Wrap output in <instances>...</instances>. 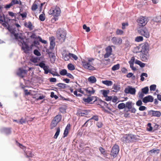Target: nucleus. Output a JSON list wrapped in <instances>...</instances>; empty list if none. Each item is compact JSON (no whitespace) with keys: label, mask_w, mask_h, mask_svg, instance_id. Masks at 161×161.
<instances>
[{"label":"nucleus","mask_w":161,"mask_h":161,"mask_svg":"<svg viewBox=\"0 0 161 161\" xmlns=\"http://www.w3.org/2000/svg\"><path fill=\"white\" fill-rule=\"evenodd\" d=\"M131 101H129L126 103L125 108H127L131 113H135L136 111V109L134 107H133V105L134 104Z\"/></svg>","instance_id":"obj_9"},{"label":"nucleus","mask_w":161,"mask_h":161,"mask_svg":"<svg viewBox=\"0 0 161 161\" xmlns=\"http://www.w3.org/2000/svg\"><path fill=\"white\" fill-rule=\"evenodd\" d=\"M87 80L89 82L92 84L95 83L97 81L96 78L94 76H91L89 77Z\"/></svg>","instance_id":"obj_27"},{"label":"nucleus","mask_w":161,"mask_h":161,"mask_svg":"<svg viewBox=\"0 0 161 161\" xmlns=\"http://www.w3.org/2000/svg\"><path fill=\"white\" fill-rule=\"evenodd\" d=\"M26 70L23 69L22 68H20L17 72V74L19 77L23 78L24 76V75L26 74Z\"/></svg>","instance_id":"obj_15"},{"label":"nucleus","mask_w":161,"mask_h":161,"mask_svg":"<svg viewBox=\"0 0 161 161\" xmlns=\"http://www.w3.org/2000/svg\"><path fill=\"white\" fill-rule=\"evenodd\" d=\"M93 98V97L88 96L87 98H84L83 100L85 103H89L92 101Z\"/></svg>","instance_id":"obj_29"},{"label":"nucleus","mask_w":161,"mask_h":161,"mask_svg":"<svg viewBox=\"0 0 161 161\" xmlns=\"http://www.w3.org/2000/svg\"><path fill=\"white\" fill-rule=\"evenodd\" d=\"M24 25L26 27L29 28L30 31L32 30L34 27L32 25L31 22L30 21L28 22H25L24 23Z\"/></svg>","instance_id":"obj_24"},{"label":"nucleus","mask_w":161,"mask_h":161,"mask_svg":"<svg viewBox=\"0 0 161 161\" xmlns=\"http://www.w3.org/2000/svg\"><path fill=\"white\" fill-rule=\"evenodd\" d=\"M67 71L66 69H62L59 72L60 74L63 76L65 75H66Z\"/></svg>","instance_id":"obj_47"},{"label":"nucleus","mask_w":161,"mask_h":161,"mask_svg":"<svg viewBox=\"0 0 161 161\" xmlns=\"http://www.w3.org/2000/svg\"><path fill=\"white\" fill-rule=\"evenodd\" d=\"M135 61V58L134 57H131L130 60L129 61V63L130 64H134V62Z\"/></svg>","instance_id":"obj_64"},{"label":"nucleus","mask_w":161,"mask_h":161,"mask_svg":"<svg viewBox=\"0 0 161 161\" xmlns=\"http://www.w3.org/2000/svg\"><path fill=\"white\" fill-rule=\"evenodd\" d=\"M94 58H87L85 59L82 60V65L85 69L90 70H94L95 69L94 67L93 61Z\"/></svg>","instance_id":"obj_1"},{"label":"nucleus","mask_w":161,"mask_h":161,"mask_svg":"<svg viewBox=\"0 0 161 161\" xmlns=\"http://www.w3.org/2000/svg\"><path fill=\"white\" fill-rule=\"evenodd\" d=\"M70 124H67L64 130V137H66L68 135L69 133V131L70 129Z\"/></svg>","instance_id":"obj_25"},{"label":"nucleus","mask_w":161,"mask_h":161,"mask_svg":"<svg viewBox=\"0 0 161 161\" xmlns=\"http://www.w3.org/2000/svg\"><path fill=\"white\" fill-rule=\"evenodd\" d=\"M56 132L55 133L54 135V138L55 139H56L57 138L58 136L59 135V134L60 130V128L59 127H58L56 128Z\"/></svg>","instance_id":"obj_38"},{"label":"nucleus","mask_w":161,"mask_h":161,"mask_svg":"<svg viewBox=\"0 0 161 161\" xmlns=\"http://www.w3.org/2000/svg\"><path fill=\"white\" fill-rule=\"evenodd\" d=\"M102 82L104 84L107 86H110L112 85L113 82L111 80H105L102 81Z\"/></svg>","instance_id":"obj_35"},{"label":"nucleus","mask_w":161,"mask_h":161,"mask_svg":"<svg viewBox=\"0 0 161 161\" xmlns=\"http://www.w3.org/2000/svg\"><path fill=\"white\" fill-rule=\"evenodd\" d=\"M102 94L104 97H106L108 94L109 92V90H102Z\"/></svg>","instance_id":"obj_50"},{"label":"nucleus","mask_w":161,"mask_h":161,"mask_svg":"<svg viewBox=\"0 0 161 161\" xmlns=\"http://www.w3.org/2000/svg\"><path fill=\"white\" fill-rule=\"evenodd\" d=\"M119 151V146L117 144H115L112 147L110 154L114 158H115L117 156Z\"/></svg>","instance_id":"obj_8"},{"label":"nucleus","mask_w":161,"mask_h":161,"mask_svg":"<svg viewBox=\"0 0 161 161\" xmlns=\"http://www.w3.org/2000/svg\"><path fill=\"white\" fill-rule=\"evenodd\" d=\"M85 90L86 94L89 96H91V95L94 94L95 92V90L93 87H88L85 89Z\"/></svg>","instance_id":"obj_18"},{"label":"nucleus","mask_w":161,"mask_h":161,"mask_svg":"<svg viewBox=\"0 0 161 161\" xmlns=\"http://www.w3.org/2000/svg\"><path fill=\"white\" fill-rule=\"evenodd\" d=\"M39 18L40 20L42 21H43L45 19V17L44 16V15L43 14H41L39 15Z\"/></svg>","instance_id":"obj_58"},{"label":"nucleus","mask_w":161,"mask_h":161,"mask_svg":"<svg viewBox=\"0 0 161 161\" xmlns=\"http://www.w3.org/2000/svg\"><path fill=\"white\" fill-rule=\"evenodd\" d=\"M150 113L152 115V116L158 117H160L161 115V112L159 111L151 110L150 112Z\"/></svg>","instance_id":"obj_23"},{"label":"nucleus","mask_w":161,"mask_h":161,"mask_svg":"<svg viewBox=\"0 0 161 161\" xmlns=\"http://www.w3.org/2000/svg\"><path fill=\"white\" fill-rule=\"evenodd\" d=\"M49 73L51 74L53 76H59L60 75L56 71H49Z\"/></svg>","instance_id":"obj_51"},{"label":"nucleus","mask_w":161,"mask_h":161,"mask_svg":"<svg viewBox=\"0 0 161 161\" xmlns=\"http://www.w3.org/2000/svg\"><path fill=\"white\" fill-rule=\"evenodd\" d=\"M148 53H141L140 57L141 60L143 61H146L147 59Z\"/></svg>","instance_id":"obj_26"},{"label":"nucleus","mask_w":161,"mask_h":161,"mask_svg":"<svg viewBox=\"0 0 161 161\" xmlns=\"http://www.w3.org/2000/svg\"><path fill=\"white\" fill-rule=\"evenodd\" d=\"M112 88L114 90H113V91L117 92L119 90L120 88L119 87V85L115 84L114 85Z\"/></svg>","instance_id":"obj_36"},{"label":"nucleus","mask_w":161,"mask_h":161,"mask_svg":"<svg viewBox=\"0 0 161 161\" xmlns=\"http://www.w3.org/2000/svg\"><path fill=\"white\" fill-rule=\"evenodd\" d=\"M19 42V44L20 46L22 45V49L25 53H29L30 52L31 50L32 47L34 46V45L32 44L30 47H29L27 42H25L24 41V39L20 40Z\"/></svg>","instance_id":"obj_2"},{"label":"nucleus","mask_w":161,"mask_h":161,"mask_svg":"<svg viewBox=\"0 0 161 161\" xmlns=\"http://www.w3.org/2000/svg\"><path fill=\"white\" fill-rule=\"evenodd\" d=\"M37 39H38L39 41L40 42L42 43L46 44L47 43V41L45 40H43L41 37L39 36H38L37 37Z\"/></svg>","instance_id":"obj_53"},{"label":"nucleus","mask_w":161,"mask_h":161,"mask_svg":"<svg viewBox=\"0 0 161 161\" xmlns=\"http://www.w3.org/2000/svg\"><path fill=\"white\" fill-rule=\"evenodd\" d=\"M50 96L52 98L54 97L55 99H57L58 98V96L54 95V93L53 92H51Z\"/></svg>","instance_id":"obj_63"},{"label":"nucleus","mask_w":161,"mask_h":161,"mask_svg":"<svg viewBox=\"0 0 161 161\" xmlns=\"http://www.w3.org/2000/svg\"><path fill=\"white\" fill-rule=\"evenodd\" d=\"M9 30L11 33L14 36L15 39L16 40L19 41L20 40L24 39V38L22 34L18 33L15 28H12L9 29Z\"/></svg>","instance_id":"obj_4"},{"label":"nucleus","mask_w":161,"mask_h":161,"mask_svg":"<svg viewBox=\"0 0 161 161\" xmlns=\"http://www.w3.org/2000/svg\"><path fill=\"white\" fill-rule=\"evenodd\" d=\"M49 57L50 58V61L51 63H54L55 61L56 57L55 55V54L53 53H51V54H49Z\"/></svg>","instance_id":"obj_28"},{"label":"nucleus","mask_w":161,"mask_h":161,"mask_svg":"<svg viewBox=\"0 0 161 161\" xmlns=\"http://www.w3.org/2000/svg\"><path fill=\"white\" fill-rule=\"evenodd\" d=\"M69 53H68L66 52V50H64L63 51L62 54L63 58L65 61H68L69 60L70 58Z\"/></svg>","instance_id":"obj_19"},{"label":"nucleus","mask_w":161,"mask_h":161,"mask_svg":"<svg viewBox=\"0 0 161 161\" xmlns=\"http://www.w3.org/2000/svg\"><path fill=\"white\" fill-rule=\"evenodd\" d=\"M61 13L60 8L58 7H56L54 9H51L48 12L49 14H52L54 17H58Z\"/></svg>","instance_id":"obj_7"},{"label":"nucleus","mask_w":161,"mask_h":161,"mask_svg":"<svg viewBox=\"0 0 161 161\" xmlns=\"http://www.w3.org/2000/svg\"><path fill=\"white\" fill-rule=\"evenodd\" d=\"M69 55L70 57V58H72L73 59H74L75 60H77L78 59L77 57L73 53H69Z\"/></svg>","instance_id":"obj_55"},{"label":"nucleus","mask_w":161,"mask_h":161,"mask_svg":"<svg viewBox=\"0 0 161 161\" xmlns=\"http://www.w3.org/2000/svg\"><path fill=\"white\" fill-rule=\"evenodd\" d=\"M141 53H148L149 46L147 43H145L140 45Z\"/></svg>","instance_id":"obj_11"},{"label":"nucleus","mask_w":161,"mask_h":161,"mask_svg":"<svg viewBox=\"0 0 161 161\" xmlns=\"http://www.w3.org/2000/svg\"><path fill=\"white\" fill-rule=\"evenodd\" d=\"M25 153L26 157L28 158H32L34 156L31 151H25Z\"/></svg>","instance_id":"obj_33"},{"label":"nucleus","mask_w":161,"mask_h":161,"mask_svg":"<svg viewBox=\"0 0 161 161\" xmlns=\"http://www.w3.org/2000/svg\"><path fill=\"white\" fill-rule=\"evenodd\" d=\"M106 53L104 54V57L105 58H108L110 56L112 52V49L110 46H108L105 48Z\"/></svg>","instance_id":"obj_14"},{"label":"nucleus","mask_w":161,"mask_h":161,"mask_svg":"<svg viewBox=\"0 0 161 161\" xmlns=\"http://www.w3.org/2000/svg\"><path fill=\"white\" fill-rule=\"evenodd\" d=\"M36 66H39L42 68H43L46 66L45 64L43 62H41L38 64H36Z\"/></svg>","instance_id":"obj_61"},{"label":"nucleus","mask_w":161,"mask_h":161,"mask_svg":"<svg viewBox=\"0 0 161 161\" xmlns=\"http://www.w3.org/2000/svg\"><path fill=\"white\" fill-rule=\"evenodd\" d=\"M125 108V105L124 103H120L118 106V108L119 109H122Z\"/></svg>","instance_id":"obj_45"},{"label":"nucleus","mask_w":161,"mask_h":161,"mask_svg":"<svg viewBox=\"0 0 161 161\" xmlns=\"http://www.w3.org/2000/svg\"><path fill=\"white\" fill-rule=\"evenodd\" d=\"M84 29L87 32H89L90 31V29L89 27H87L86 25H84L83 26Z\"/></svg>","instance_id":"obj_57"},{"label":"nucleus","mask_w":161,"mask_h":161,"mask_svg":"<svg viewBox=\"0 0 161 161\" xmlns=\"http://www.w3.org/2000/svg\"><path fill=\"white\" fill-rule=\"evenodd\" d=\"M143 37L142 36H138L135 38V41L136 42H139L142 41L143 40Z\"/></svg>","instance_id":"obj_44"},{"label":"nucleus","mask_w":161,"mask_h":161,"mask_svg":"<svg viewBox=\"0 0 161 161\" xmlns=\"http://www.w3.org/2000/svg\"><path fill=\"white\" fill-rule=\"evenodd\" d=\"M147 125L148 127H149L147 128V130L150 131H152L153 130V127L151 126V124L150 123H148Z\"/></svg>","instance_id":"obj_60"},{"label":"nucleus","mask_w":161,"mask_h":161,"mask_svg":"<svg viewBox=\"0 0 161 161\" xmlns=\"http://www.w3.org/2000/svg\"><path fill=\"white\" fill-rule=\"evenodd\" d=\"M99 149L101 153L103 154L104 156H107V153L106 152V151L105 149L101 147H100L99 148Z\"/></svg>","instance_id":"obj_37"},{"label":"nucleus","mask_w":161,"mask_h":161,"mask_svg":"<svg viewBox=\"0 0 161 161\" xmlns=\"http://www.w3.org/2000/svg\"><path fill=\"white\" fill-rule=\"evenodd\" d=\"M77 114L80 116H83L88 114V112L86 110H79L77 112Z\"/></svg>","instance_id":"obj_22"},{"label":"nucleus","mask_w":161,"mask_h":161,"mask_svg":"<svg viewBox=\"0 0 161 161\" xmlns=\"http://www.w3.org/2000/svg\"><path fill=\"white\" fill-rule=\"evenodd\" d=\"M67 68L69 70L71 71L75 69L74 66L71 63H69L68 64Z\"/></svg>","instance_id":"obj_40"},{"label":"nucleus","mask_w":161,"mask_h":161,"mask_svg":"<svg viewBox=\"0 0 161 161\" xmlns=\"http://www.w3.org/2000/svg\"><path fill=\"white\" fill-rule=\"evenodd\" d=\"M111 41L113 43L116 45H120L122 42V39L121 38H117L116 37H112Z\"/></svg>","instance_id":"obj_12"},{"label":"nucleus","mask_w":161,"mask_h":161,"mask_svg":"<svg viewBox=\"0 0 161 161\" xmlns=\"http://www.w3.org/2000/svg\"><path fill=\"white\" fill-rule=\"evenodd\" d=\"M89 119V121L92 119H93L96 121H97L99 119L98 116L97 115H94Z\"/></svg>","instance_id":"obj_49"},{"label":"nucleus","mask_w":161,"mask_h":161,"mask_svg":"<svg viewBox=\"0 0 161 161\" xmlns=\"http://www.w3.org/2000/svg\"><path fill=\"white\" fill-rule=\"evenodd\" d=\"M96 125L98 128H101L103 126V124L102 122H99L97 123Z\"/></svg>","instance_id":"obj_62"},{"label":"nucleus","mask_w":161,"mask_h":161,"mask_svg":"<svg viewBox=\"0 0 161 161\" xmlns=\"http://www.w3.org/2000/svg\"><path fill=\"white\" fill-rule=\"evenodd\" d=\"M153 100V99L152 96L149 95L144 97L142 101L144 103H146L148 102H152Z\"/></svg>","instance_id":"obj_20"},{"label":"nucleus","mask_w":161,"mask_h":161,"mask_svg":"<svg viewBox=\"0 0 161 161\" xmlns=\"http://www.w3.org/2000/svg\"><path fill=\"white\" fill-rule=\"evenodd\" d=\"M10 3L13 6L15 4H19L21 5L22 4V3L20 0H12Z\"/></svg>","instance_id":"obj_34"},{"label":"nucleus","mask_w":161,"mask_h":161,"mask_svg":"<svg viewBox=\"0 0 161 161\" xmlns=\"http://www.w3.org/2000/svg\"><path fill=\"white\" fill-rule=\"evenodd\" d=\"M34 53L37 56H40L41 55L40 53L37 49H35L34 51Z\"/></svg>","instance_id":"obj_59"},{"label":"nucleus","mask_w":161,"mask_h":161,"mask_svg":"<svg viewBox=\"0 0 161 161\" xmlns=\"http://www.w3.org/2000/svg\"><path fill=\"white\" fill-rule=\"evenodd\" d=\"M94 102L97 105H100L102 107L105 106L106 104L105 102L103 101L100 99H96L94 101Z\"/></svg>","instance_id":"obj_21"},{"label":"nucleus","mask_w":161,"mask_h":161,"mask_svg":"<svg viewBox=\"0 0 161 161\" xmlns=\"http://www.w3.org/2000/svg\"><path fill=\"white\" fill-rule=\"evenodd\" d=\"M56 86L59 87L60 88L63 89H64L65 88H66L68 87H69V86H68L67 85L64 84V83H59L57 84Z\"/></svg>","instance_id":"obj_32"},{"label":"nucleus","mask_w":161,"mask_h":161,"mask_svg":"<svg viewBox=\"0 0 161 161\" xmlns=\"http://www.w3.org/2000/svg\"><path fill=\"white\" fill-rule=\"evenodd\" d=\"M134 51L136 53L140 52L141 53L140 45L135 47L134 49Z\"/></svg>","instance_id":"obj_46"},{"label":"nucleus","mask_w":161,"mask_h":161,"mask_svg":"<svg viewBox=\"0 0 161 161\" xmlns=\"http://www.w3.org/2000/svg\"><path fill=\"white\" fill-rule=\"evenodd\" d=\"M49 40L50 41L49 49H51V50H52L53 49L55 45V38L53 36L49 37Z\"/></svg>","instance_id":"obj_17"},{"label":"nucleus","mask_w":161,"mask_h":161,"mask_svg":"<svg viewBox=\"0 0 161 161\" xmlns=\"http://www.w3.org/2000/svg\"><path fill=\"white\" fill-rule=\"evenodd\" d=\"M135 63L140 65L141 67H143L145 66V64L142 63L139 60H136L135 61Z\"/></svg>","instance_id":"obj_41"},{"label":"nucleus","mask_w":161,"mask_h":161,"mask_svg":"<svg viewBox=\"0 0 161 161\" xmlns=\"http://www.w3.org/2000/svg\"><path fill=\"white\" fill-rule=\"evenodd\" d=\"M27 14L26 12H24L20 14V15L21 16L23 20L27 17Z\"/></svg>","instance_id":"obj_52"},{"label":"nucleus","mask_w":161,"mask_h":161,"mask_svg":"<svg viewBox=\"0 0 161 161\" xmlns=\"http://www.w3.org/2000/svg\"><path fill=\"white\" fill-rule=\"evenodd\" d=\"M148 152L151 153H157L158 154L159 153V149H153L149 151Z\"/></svg>","instance_id":"obj_43"},{"label":"nucleus","mask_w":161,"mask_h":161,"mask_svg":"<svg viewBox=\"0 0 161 161\" xmlns=\"http://www.w3.org/2000/svg\"><path fill=\"white\" fill-rule=\"evenodd\" d=\"M148 21V19L146 17L141 16L138 18L136 20L138 25L140 26H144L146 25Z\"/></svg>","instance_id":"obj_6"},{"label":"nucleus","mask_w":161,"mask_h":161,"mask_svg":"<svg viewBox=\"0 0 161 161\" xmlns=\"http://www.w3.org/2000/svg\"><path fill=\"white\" fill-rule=\"evenodd\" d=\"M119 68L120 65L119 64H117L114 65L112 68V70L113 71H115L119 69Z\"/></svg>","instance_id":"obj_42"},{"label":"nucleus","mask_w":161,"mask_h":161,"mask_svg":"<svg viewBox=\"0 0 161 161\" xmlns=\"http://www.w3.org/2000/svg\"><path fill=\"white\" fill-rule=\"evenodd\" d=\"M124 92L126 93H130L132 95H134L136 93V90L135 88L128 86L127 87L125 88Z\"/></svg>","instance_id":"obj_13"},{"label":"nucleus","mask_w":161,"mask_h":161,"mask_svg":"<svg viewBox=\"0 0 161 161\" xmlns=\"http://www.w3.org/2000/svg\"><path fill=\"white\" fill-rule=\"evenodd\" d=\"M66 32L65 31L61 29H59L57 33V36L58 39L61 42H64L66 38Z\"/></svg>","instance_id":"obj_5"},{"label":"nucleus","mask_w":161,"mask_h":161,"mask_svg":"<svg viewBox=\"0 0 161 161\" xmlns=\"http://www.w3.org/2000/svg\"><path fill=\"white\" fill-rule=\"evenodd\" d=\"M38 4L37 2L36 1H35L31 7V10L33 11L36 10L38 8Z\"/></svg>","instance_id":"obj_31"},{"label":"nucleus","mask_w":161,"mask_h":161,"mask_svg":"<svg viewBox=\"0 0 161 161\" xmlns=\"http://www.w3.org/2000/svg\"><path fill=\"white\" fill-rule=\"evenodd\" d=\"M142 92L145 94H147L149 91L148 87L147 86L145 87L142 88Z\"/></svg>","instance_id":"obj_48"},{"label":"nucleus","mask_w":161,"mask_h":161,"mask_svg":"<svg viewBox=\"0 0 161 161\" xmlns=\"http://www.w3.org/2000/svg\"><path fill=\"white\" fill-rule=\"evenodd\" d=\"M61 115L60 114H58L56 115L54 118L53 120L58 123L61 121Z\"/></svg>","instance_id":"obj_30"},{"label":"nucleus","mask_w":161,"mask_h":161,"mask_svg":"<svg viewBox=\"0 0 161 161\" xmlns=\"http://www.w3.org/2000/svg\"><path fill=\"white\" fill-rule=\"evenodd\" d=\"M138 31L140 34L144 36L146 38H148L149 37V33L147 30L145 28L139 30Z\"/></svg>","instance_id":"obj_10"},{"label":"nucleus","mask_w":161,"mask_h":161,"mask_svg":"<svg viewBox=\"0 0 161 161\" xmlns=\"http://www.w3.org/2000/svg\"><path fill=\"white\" fill-rule=\"evenodd\" d=\"M58 124V123H57V122H56L54 120H53L50 124V129H53V128H54L57 126Z\"/></svg>","instance_id":"obj_39"},{"label":"nucleus","mask_w":161,"mask_h":161,"mask_svg":"<svg viewBox=\"0 0 161 161\" xmlns=\"http://www.w3.org/2000/svg\"><path fill=\"white\" fill-rule=\"evenodd\" d=\"M123 31L120 29H117L116 31V34L117 35H121L123 34Z\"/></svg>","instance_id":"obj_54"},{"label":"nucleus","mask_w":161,"mask_h":161,"mask_svg":"<svg viewBox=\"0 0 161 161\" xmlns=\"http://www.w3.org/2000/svg\"><path fill=\"white\" fill-rule=\"evenodd\" d=\"M156 86L155 85H152L150 87V91H154L156 89Z\"/></svg>","instance_id":"obj_56"},{"label":"nucleus","mask_w":161,"mask_h":161,"mask_svg":"<svg viewBox=\"0 0 161 161\" xmlns=\"http://www.w3.org/2000/svg\"><path fill=\"white\" fill-rule=\"evenodd\" d=\"M137 138L136 137V136L132 134L125 135L121 139V141L124 143L135 142Z\"/></svg>","instance_id":"obj_3"},{"label":"nucleus","mask_w":161,"mask_h":161,"mask_svg":"<svg viewBox=\"0 0 161 161\" xmlns=\"http://www.w3.org/2000/svg\"><path fill=\"white\" fill-rule=\"evenodd\" d=\"M12 129L10 127H4L1 130V132L4 133L6 135H8L11 134Z\"/></svg>","instance_id":"obj_16"}]
</instances>
